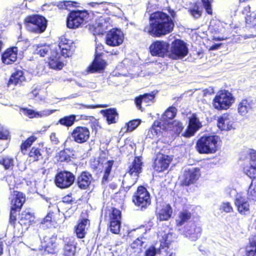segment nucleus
Returning a JSON list of instances; mask_svg holds the SVG:
<instances>
[{
  "instance_id": "obj_1",
  "label": "nucleus",
  "mask_w": 256,
  "mask_h": 256,
  "mask_svg": "<svg viewBox=\"0 0 256 256\" xmlns=\"http://www.w3.org/2000/svg\"><path fill=\"white\" fill-rule=\"evenodd\" d=\"M174 27L173 20L168 14L156 12L150 15L149 24L144 26V31L152 36L160 37L172 32Z\"/></svg>"
},
{
  "instance_id": "obj_2",
  "label": "nucleus",
  "mask_w": 256,
  "mask_h": 256,
  "mask_svg": "<svg viewBox=\"0 0 256 256\" xmlns=\"http://www.w3.org/2000/svg\"><path fill=\"white\" fill-rule=\"evenodd\" d=\"M74 51L72 42L71 40L62 38L58 45V48L51 52L48 64L53 69L61 70L63 63L61 56L67 58L71 56Z\"/></svg>"
},
{
  "instance_id": "obj_3",
  "label": "nucleus",
  "mask_w": 256,
  "mask_h": 256,
  "mask_svg": "<svg viewBox=\"0 0 256 256\" xmlns=\"http://www.w3.org/2000/svg\"><path fill=\"white\" fill-rule=\"evenodd\" d=\"M219 140V136L216 135L203 136L196 142V150L201 154L215 153L218 150Z\"/></svg>"
},
{
  "instance_id": "obj_4",
  "label": "nucleus",
  "mask_w": 256,
  "mask_h": 256,
  "mask_svg": "<svg viewBox=\"0 0 256 256\" xmlns=\"http://www.w3.org/2000/svg\"><path fill=\"white\" fill-rule=\"evenodd\" d=\"M25 200V196L22 192L15 190L13 192L10 214V223L12 225L15 224L17 212L20 211Z\"/></svg>"
},
{
  "instance_id": "obj_5",
  "label": "nucleus",
  "mask_w": 256,
  "mask_h": 256,
  "mask_svg": "<svg viewBox=\"0 0 256 256\" xmlns=\"http://www.w3.org/2000/svg\"><path fill=\"white\" fill-rule=\"evenodd\" d=\"M132 202L136 206L141 210L147 208L151 203L150 194L146 188L143 186L138 188L137 190L134 192L132 198Z\"/></svg>"
},
{
  "instance_id": "obj_6",
  "label": "nucleus",
  "mask_w": 256,
  "mask_h": 256,
  "mask_svg": "<svg viewBox=\"0 0 256 256\" xmlns=\"http://www.w3.org/2000/svg\"><path fill=\"white\" fill-rule=\"evenodd\" d=\"M234 98L232 94L228 90L218 92L213 100V106L218 110L228 108L234 102Z\"/></svg>"
},
{
  "instance_id": "obj_7",
  "label": "nucleus",
  "mask_w": 256,
  "mask_h": 256,
  "mask_svg": "<svg viewBox=\"0 0 256 256\" xmlns=\"http://www.w3.org/2000/svg\"><path fill=\"white\" fill-rule=\"evenodd\" d=\"M88 18V13L86 10H72L66 20V26L70 28H76L81 26Z\"/></svg>"
},
{
  "instance_id": "obj_8",
  "label": "nucleus",
  "mask_w": 256,
  "mask_h": 256,
  "mask_svg": "<svg viewBox=\"0 0 256 256\" xmlns=\"http://www.w3.org/2000/svg\"><path fill=\"white\" fill-rule=\"evenodd\" d=\"M26 21L27 29L32 32L42 33L46 28V20L40 16H30L26 18Z\"/></svg>"
},
{
  "instance_id": "obj_9",
  "label": "nucleus",
  "mask_w": 256,
  "mask_h": 256,
  "mask_svg": "<svg viewBox=\"0 0 256 256\" xmlns=\"http://www.w3.org/2000/svg\"><path fill=\"white\" fill-rule=\"evenodd\" d=\"M75 180V176L72 172L64 170L56 174L55 176L54 183L58 188L65 189L71 186Z\"/></svg>"
},
{
  "instance_id": "obj_10",
  "label": "nucleus",
  "mask_w": 256,
  "mask_h": 256,
  "mask_svg": "<svg viewBox=\"0 0 256 256\" xmlns=\"http://www.w3.org/2000/svg\"><path fill=\"white\" fill-rule=\"evenodd\" d=\"M188 52L186 43L180 40H176L172 43L170 56L174 60L182 58L187 55Z\"/></svg>"
},
{
  "instance_id": "obj_11",
  "label": "nucleus",
  "mask_w": 256,
  "mask_h": 256,
  "mask_svg": "<svg viewBox=\"0 0 256 256\" xmlns=\"http://www.w3.org/2000/svg\"><path fill=\"white\" fill-rule=\"evenodd\" d=\"M248 164L244 168V172L252 180L256 182V151L250 150L248 152Z\"/></svg>"
},
{
  "instance_id": "obj_12",
  "label": "nucleus",
  "mask_w": 256,
  "mask_h": 256,
  "mask_svg": "<svg viewBox=\"0 0 256 256\" xmlns=\"http://www.w3.org/2000/svg\"><path fill=\"white\" fill-rule=\"evenodd\" d=\"M90 136L89 129L85 126H76L71 132L72 140L78 144L86 142L89 139Z\"/></svg>"
},
{
  "instance_id": "obj_13",
  "label": "nucleus",
  "mask_w": 256,
  "mask_h": 256,
  "mask_svg": "<svg viewBox=\"0 0 256 256\" xmlns=\"http://www.w3.org/2000/svg\"><path fill=\"white\" fill-rule=\"evenodd\" d=\"M170 45L168 43L161 40L154 42L150 46V50L153 56L164 57L168 52Z\"/></svg>"
},
{
  "instance_id": "obj_14",
  "label": "nucleus",
  "mask_w": 256,
  "mask_h": 256,
  "mask_svg": "<svg viewBox=\"0 0 256 256\" xmlns=\"http://www.w3.org/2000/svg\"><path fill=\"white\" fill-rule=\"evenodd\" d=\"M124 40L122 32L118 29H112L106 34V44L110 46H118Z\"/></svg>"
},
{
  "instance_id": "obj_15",
  "label": "nucleus",
  "mask_w": 256,
  "mask_h": 256,
  "mask_svg": "<svg viewBox=\"0 0 256 256\" xmlns=\"http://www.w3.org/2000/svg\"><path fill=\"white\" fill-rule=\"evenodd\" d=\"M200 176V168L192 167L184 170L182 183L184 186H189L194 183Z\"/></svg>"
},
{
  "instance_id": "obj_16",
  "label": "nucleus",
  "mask_w": 256,
  "mask_h": 256,
  "mask_svg": "<svg viewBox=\"0 0 256 256\" xmlns=\"http://www.w3.org/2000/svg\"><path fill=\"white\" fill-rule=\"evenodd\" d=\"M170 162L171 158L170 156L159 154L154 160V168L158 172L164 171L168 167Z\"/></svg>"
},
{
  "instance_id": "obj_17",
  "label": "nucleus",
  "mask_w": 256,
  "mask_h": 256,
  "mask_svg": "<svg viewBox=\"0 0 256 256\" xmlns=\"http://www.w3.org/2000/svg\"><path fill=\"white\" fill-rule=\"evenodd\" d=\"M202 124L196 114H192L189 118V124L184 136L186 137H190L194 134L201 127Z\"/></svg>"
},
{
  "instance_id": "obj_18",
  "label": "nucleus",
  "mask_w": 256,
  "mask_h": 256,
  "mask_svg": "<svg viewBox=\"0 0 256 256\" xmlns=\"http://www.w3.org/2000/svg\"><path fill=\"white\" fill-rule=\"evenodd\" d=\"M202 228L192 223L188 224L184 228V234L192 241H196L201 235Z\"/></svg>"
},
{
  "instance_id": "obj_19",
  "label": "nucleus",
  "mask_w": 256,
  "mask_h": 256,
  "mask_svg": "<svg viewBox=\"0 0 256 256\" xmlns=\"http://www.w3.org/2000/svg\"><path fill=\"white\" fill-rule=\"evenodd\" d=\"M76 180L78 187L81 190H86L89 187L93 178L89 172L84 171L82 172Z\"/></svg>"
},
{
  "instance_id": "obj_20",
  "label": "nucleus",
  "mask_w": 256,
  "mask_h": 256,
  "mask_svg": "<svg viewBox=\"0 0 256 256\" xmlns=\"http://www.w3.org/2000/svg\"><path fill=\"white\" fill-rule=\"evenodd\" d=\"M22 42H18L16 44L17 46L13 47L6 50L2 55V62L6 64H10L14 62L17 59L18 46H20Z\"/></svg>"
},
{
  "instance_id": "obj_21",
  "label": "nucleus",
  "mask_w": 256,
  "mask_h": 256,
  "mask_svg": "<svg viewBox=\"0 0 256 256\" xmlns=\"http://www.w3.org/2000/svg\"><path fill=\"white\" fill-rule=\"evenodd\" d=\"M90 225V220L88 218H82L78 220V224L74 227V230L77 237L79 238H84L86 231Z\"/></svg>"
},
{
  "instance_id": "obj_22",
  "label": "nucleus",
  "mask_w": 256,
  "mask_h": 256,
  "mask_svg": "<svg viewBox=\"0 0 256 256\" xmlns=\"http://www.w3.org/2000/svg\"><path fill=\"white\" fill-rule=\"evenodd\" d=\"M254 104L250 99H243L238 104V112L240 115L246 116L247 114L252 111Z\"/></svg>"
},
{
  "instance_id": "obj_23",
  "label": "nucleus",
  "mask_w": 256,
  "mask_h": 256,
  "mask_svg": "<svg viewBox=\"0 0 256 256\" xmlns=\"http://www.w3.org/2000/svg\"><path fill=\"white\" fill-rule=\"evenodd\" d=\"M40 239L42 246L44 248L45 251L47 252L48 254L54 253L56 247V237L48 234L42 238L40 237Z\"/></svg>"
},
{
  "instance_id": "obj_24",
  "label": "nucleus",
  "mask_w": 256,
  "mask_h": 256,
  "mask_svg": "<svg viewBox=\"0 0 256 256\" xmlns=\"http://www.w3.org/2000/svg\"><path fill=\"white\" fill-rule=\"evenodd\" d=\"M20 112L30 118H39L49 116L53 112V110H44L42 112H36L33 110L28 108H20Z\"/></svg>"
},
{
  "instance_id": "obj_25",
  "label": "nucleus",
  "mask_w": 256,
  "mask_h": 256,
  "mask_svg": "<svg viewBox=\"0 0 256 256\" xmlns=\"http://www.w3.org/2000/svg\"><path fill=\"white\" fill-rule=\"evenodd\" d=\"M74 151L72 149L66 148L60 151L56 154L57 160L60 162L68 163L74 158Z\"/></svg>"
},
{
  "instance_id": "obj_26",
  "label": "nucleus",
  "mask_w": 256,
  "mask_h": 256,
  "mask_svg": "<svg viewBox=\"0 0 256 256\" xmlns=\"http://www.w3.org/2000/svg\"><path fill=\"white\" fill-rule=\"evenodd\" d=\"M146 246V238L144 237L138 238L130 245V250L134 252L132 256H137L142 251V248Z\"/></svg>"
},
{
  "instance_id": "obj_27",
  "label": "nucleus",
  "mask_w": 256,
  "mask_h": 256,
  "mask_svg": "<svg viewBox=\"0 0 256 256\" xmlns=\"http://www.w3.org/2000/svg\"><path fill=\"white\" fill-rule=\"evenodd\" d=\"M156 216L160 221L167 220L172 216V210L170 204L164 206L160 209H157Z\"/></svg>"
},
{
  "instance_id": "obj_28",
  "label": "nucleus",
  "mask_w": 256,
  "mask_h": 256,
  "mask_svg": "<svg viewBox=\"0 0 256 256\" xmlns=\"http://www.w3.org/2000/svg\"><path fill=\"white\" fill-rule=\"evenodd\" d=\"M142 162L141 157L136 156L132 164L129 166V175L136 176L138 177L139 174L142 172Z\"/></svg>"
},
{
  "instance_id": "obj_29",
  "label": "nucleus",
  "mask_w": 256,
  "mask_h": 256,
  "mask_svg": "<svg viewBox=\"0 0 256 256\" xmlns=\"http://www.w3.org/2000/svg\"><path fill=\"white\" fill-rule=\"evenodd\" d=\"M106 66L105 60L96 54L95 58L92 64L88 68V72L93 73L102 70Z\"/></svg>"
},
{
  "instance_id": "obj_30",
  "label": "nucleus",
  "mask_w": 256,
  "mask_h": 256,
  "mask_svg": "<svg viewBox=\"0 0 256 256\" xmlns=\"http://www.w3.org/2000/svg\"><path fill=\"white\" fill-rule=\"evenodd\" d=\"M156 94V92H152L150 93H146L136 97L135 98V103L136 106L138 108H140L142 103L148 104L147 105H148L150 102H154L153 100Z\"/></svg>"
},
{
  "instance_id": "obj_31",
  "label": "nucleus",
  "mask_w": 256,
  "mask_h": 256,
  "mask_svg": "<svg viewBox=\"0 0 256 256\" xmlns=\"http://www.w3.org/2000/svg\"><path fill=\"white\" fill-rule=\"evenodd\" d=\"M238 210L241 214H245L249 210V204L244 197L238 196L234 201Z\"/></svg>"
},
{
  "instance_id": "obj_32",
  "label": "nucleus",
  "mask_w": 256,
  "mask_h": 256,
  "mask_svg": "<svg viewBox=\"0 0 256 256\" xmlns=\"http://www.w3.org/2000/svg\"><path fill=\"white\" fill-rule=\"evenodd\" d=\"M100 113L106 118L109 124L116 123V120L118 118V114L115 108L102 110H100Z\"/></svg>"
},
{
  "instance_id": "obj_33",
  "label": "nucleus",
  "mask_w": 256,
  "mask_h": 256,
  "mask_svg": "<svg viewBox=\"0 0 256 256\" xmlns=\"http://www.w3.org/2000/svg\"><path fill=\"white\" fill-rule=\"evenodd\" d=\"M108 24L104 19H100L98 22H96L92 26L93 30H92L94 34H103L106 32L108 28Z\"/></svg>"
},
{
  "instance_id": "obj_34",
  "label": "nucleus",
  "mask_w": 256,
  "mask_h": 256,
  "mask_svg": "<svg viewBox=\"0 0 256 256\" xmlns=\"http://www.w3.org/2000/svg\"><path fill=\"white\" fill-rule=\"evenodd\" d=\"M160 236H162V238L160 239V246L162 248H168L171 242H174L176 239V234L171 232H164V234H162Z\"/></svg>"
},
{
  "instance_id": "obj_35",
  "label": "nucleus",
  "mask_w": 256,
  "mask_h": 256,
  "mask_svg": "<svg viewBox=\"0 0 256 256\" xmlns=\"http://www.w3.org/2000/svg\"><path fill=\"white\" fill-rule=\"evenodd\" d=\"M64 248V256H74L76 253V246L73 240L70 239L66 240Z\"/></svg>"
},
{
  "instance_id": "obj_36",
  "label": "nucleus",
  "mask_w": 256,
  "mask_h": 256,
  "mask_svg": "<svg viewBox=\"0 0 256 256\" xmlns=\"http://www.w3.org/2000/svg\"><path fill=\"white\" fill-rule=\"evenodd\" d=\"M20 224H29L34 220V216L29 210H24L19 214Z\"/></svg>"
},
{
  "instance_id": "obj_37",
  "label": "nucleus",
  "mask_w": 256,
  "mask_h": 256,
  "mask_svg": "<svg viewBox=\"0 0 256 256\" xmlns=\"http://www.w3.org/2000/svg\"><path fill=\"white\" fill-rule=\"evenodd\" d=\"M228 114H224L218 120V127L224 130H228L232 128V124L228 118Z\"/></svg>"
},
{
  "instance_id": "obj_38",
  "label": "nucleus",
  "mask_w": 256,
  "mask_h": 256,
  "mask_svg": "<svg viewBox=\"0 0 256 256\" xmlns=\"http://www.w3.org/2000/svg\"><path fill=\"white\" fill-rule=\"evenodd\" d=\"M176 112L177 110L174 106H170L162 115L160 120L163 122L164 124L168 123V120H172L175 117Z\"/></svg>"
},
{
  "instance_id": "obj_39",
  "label": "nucleus",
  "mask_w": 256,
  "mask_h": 256,
  "mask_svg": "<svg viewBox=\"0 0 256 256\" xmlns=\"http://www.w3.org/2000/svg\"><path fill=\"white\" fill-rule=\"evenodd\" d=\"M34 52L40 56H44L48 54L51 49L49 45L46 44H40L34 46Z\"/></svg>"
},
{
  "instance_id": "obj_40",
  "label": "nucleus",
  "mask_w": 256,
  "mask_h": 256,
  "mask_svg": "<svg viewBox=\"0 0 256 256\" xmlns=\"http://www.w3.org/2000/svg\"><path fill=\"white\" fill-rule=\"evenodd\" d=\"M138 178L136 176H125L122 182V186L126 192L128 191L136 182Z\"/></svg>"
},
{
  "instance_id": "obj_41",
  "label": "nucleus",
  "mask_w": 256,
  "mask_h": 256,
  "mask_svg": "<svg viewBox=\"0 0 256 256\" xmlns=\"http://www.w3.org/2000/svg\"><path fill=\"white\" fill-rule=\"evenodd\" d=\"M64 206H60L62 210L65 218H70L76 210L77 205L74 204H66Z\"/></svg>"
},
{
  "instance_id": "obj_42",
  "label": "nucleus",
  "mask_w": 256,
  "mask_h": 256,
  "mask_svg": "<svg viewBox=\"0 0 256 256\" xmlns=\"http://www.w3.org/2000/svg\"><path fill=\"white\" fill-rule=\"evenodd\" d=\"M25 78L23 75V72L22 70L16 71L14 73L10 76L8 83L10 84H14V85L21 84V83L24 81Z\"/></svg>"
},
{
  "instance_id": "obj_43",
  "label": "nucleus",
  "mask_w": 256,
  "mask_h": 256,
  "mask_svg": "<svg viewBox=\"0 0 256 256\" xmlns=\"http://www.w3.org/2000/svg\"><path fill=\"white\" fill-rule=\"evenodd\" d=\"M191 213L188 211L184 210L180 212L176 220L177 226H182L191 218Z\"/></svg>"
},
{
  "instance_id": "obj_44",
  "label": "nucleus",
  "mask_w": 256,
  "mask_h": 256,
  "mask_svg": "<svg viewBox=\"0 0 256 256\" xmlns=\"http://www.w3.org/2000/svg\"><path fill=\"white\" fill-rule=\"evenodd\" d=\"M76 120V116L74 114H70L60 118L58 120V124H60L62 126L68 128L72 126Z\"/></svg>"
},
{
  "instance_id": "obj_45",
  "label": "nucleus",
  "mask_w": 256,
  "mask_h": 256,
  "mask_svg": "<svg viewBox=\"0 0 256 256\" xmlns=\"http://www.w3.org/2000/svg\"><path fill=\"white\" fill-rule=\"evenodd\" d=\"M162 122H154L152 127L149 129L147 136L150 138H154L158 135L160 132Z\"/></svg>"
},
{
  "instance_id": "obj_46",
  "label": "nucleus",
  "mask_w": 256,
  "mask_h": 256,
  "mask_svg": "<svg viewBox=\"0 0 256 256\" xmlns=\"http://www.w3.org/2000/svg\"><path fill=\"white\" fill-rule=\"evenodd\" d=\"M0 164L2 165L6 170L12 169L14 166V160L8 156H0Z\"/></svg>"
},
{
  "instance_id": "obj_47",
  "label": "nucleus",
  "mask_w": 256,
  "mask_h": 256,
  "mask_svg": "<svg viewBox=\"0 0 256 256\" xmlns=\"http://www.w3.org/2000/svg\"><path fill=\"white\" fill-rule=\"evenodd\" d=\"M248 198L250 200L256 201V182L252 180L248 190Z\"/></svg>"
},
{
  "instance_id": "obj_48",
  "label": "nucleus",
  "mask_w": 256,
  "mask_h": 256,
  "mask_svg": "<svg viewBox=\"0 0 256 256\" xmlns=\"http://www.w3.org/2000/svg\"><path fill=\"white\" fill-rule=\"evenodd\" d=\"M250 246L247 248L248 256H256V236L252 237L250 240Z\"/></svg>"
},
{
  "instance_id": "obj_49",
  "label": "nucleus",
  "mask_w": 256,
  "mask_h": 256,
  "mask_svg": "<svg viewBox=\"0 0 256 256\" xmlns=\"http://www.w3.org/2000/svg\"><path fill=\"white\" fill-rule=\"evenodd\" d=\"M188 12L194 19L200 18L202 15V12L200 10L199 6L196 4H195L193 6L190 8Z\"/></svg>"
},
{
  "instance_id": "obj_50",
  "label": "nucleus",
  "mask_w": 256,
  "mask_h": 256,
  "mask_svg": "<svg viewBox=\"0 0 256 256\" xmlns=\"http://www.w3.org/2000/svg\"><path fill=\"white\" fill-rule=\"evenodd\" d=\"M77 3L72 1H63L56 2V5L60 9H69L71 6H76Z\"/></svg>"
},
{
  "instance_id": "obj_51",
  "label": "nucleus",
  "mask_w": 256,
  "mask_h": 256,
  "mask_svg": "<svg viewBox=\"0 0 256 256\" xmlns=\"http://www.w3.org/2000/svg\"><path fill=\"white\" fill-rule=\"evenodd\" d=\"M30 158H33L34 161L39 160L42 158V154L40 152V150L36 148H32L28 154Z\"/></svg>"
},
{
  "instance_id": "obj_52",
  "label": "nucleus",
  "mask_w": 256,
  "mask_h": 256,
  "mask_svg": "<svg viewBox=\"0 0 256 256\" xmlns=\"http://www.w3.org/2000/svg\"><path fill=\"white\" fill-rule=\"evenodd\" d=\"M120 222L110 221V230L114 234H118L120 232Z\"/></svg>"
},
{
  "instance_id": "obj_53",
  "label": "nucleus",
  "mask_w": 256,
  "mask_h": 256,
  "mask_svg": "<svg viewBox=\"0 0 256 256\" xmlns=\"http://www.w3.org/2000/svg\"><path fill=\"white\" fill-rule=\"evenodd\" d=\"M140 120H134L127 124V131L132 132L140 124Z\"/></svg>"
},
{
  "instance_id": "obj_54",
  "label": "nucleus",
  "mask_w": 256,
  "mask_h": 256,
  "mask_svg": "<svg viewBox=\"0 0 256 256\" xmlns=\"http://www.w3.org/2000/svg\"><path fill=\"white\" fill-rule=\"evenodd\" d=\"M111 221L120 222L121 218V212L120 210L114 208L110 216Z\"/></svg>"
},
{
  "instance_id": "obj_55",
  "label": "nucleus",
  "mask_w": 256,
  "mask_h": 256,
  "mask_svg": "<svg viewBox=\"0 0 256 256\" xmlns=\"http://www.w3.org/2000/svg\"><path fill=\"white\" fill-rule=\"evenodd\" d=\"M204 8L208 14H212V3L213 0H201Z\"/></svg>"
},
{
  "instance_id": "obj_56",
  "label": "nucleus",
  "mask_w": 256,
  "mask_h": 256,
  "mask_svg": "<svg viewBox=\"0 0 256 256\" xmlns=\"http://www.w3.org/2000/svg\"><path fill=\"white\" fill-rule=\"evenodd\" d=\"M66 204H74L76 202L75 200L72 197L71 195H67L62 198V201L60 202V206H65Z\"/></svg>"
},
{
  "instance_id": "obj_57",
  "label": "nucleus",
  "mask_w": 256,
  "mask_h": 256,
  "mask_svg": "<svg viewBox=\"0 0 256 256\" xmlns=\"http://www.w3.org/2000/svg\"><path fill=\"white\" fill-rule=\"evenodd\" d=\"M173 130L176 134H180L184 128L183 124L180 122L174 121L173 123Z\"/></svg>"
},
{
  "instance_id": "obj_58",
  "label": "nucleus",
  "mask_w": 256,
  "mask_h": 256,
  "mask_svg": "<svg viewBox=\"0 0 256 256\" xmlns=\"http://www.w3.org/2000/svg\"><path fill=\"white\" fill-rule=\"evenodd\" d=\"M76 108L78 109L82 108H106L107 105H99L98 106H94L93 105H86L83 104H76Z\"/></svg>"
},
{
  "instance_id": "obj_59",
  "label": "nucleus",
  "mask_w": 256,
  "mask_h": 256,
  "mask_svg": "<svg viewBox=\"0 0 256 256\" xmlns=\"http://www.w3.org/2000/svg\"><path fill=\"white\" fill-rule=\"evenodd\" d=\"M8 130L3 126H0V139L8 140Z\"/></svg>"
},
{
  "instance_id": "obj_60",
  "label": "nucleus",
  "mask_w": 256,
  "mask_h": 256,
  "mask_svg": "<svg viewBox=\"0 0 256 256\" xmlns=\"http://www.w3.org/2000/svg\"><path fill=\"white\" fill-rule=\"evenodd\" d=\"M220 209L226 212H230L232 211V208L230 203L228 202H223L220 206Z\"/></svg>"
},
{
  "instance_id": "obj_61",
  "label": "nucleus",
  "mask_w": 256,
  "mask_h": 256,
  "mask_svg": "<svg viewBox=\"0 0 256 256\" xmlns=\"http://www.w3.org/2000/svg\"><path fill=\"white\" fill-rule=\"evenodd\" d=\"M157 252L156 248L154 246H151L145 252V256H155Z\"/></svg>"
},
{
  "instance_id": "obj_62",
  "label": "nucleus",
  "mask_w": 256,
  "mask_h": 256,
  "mask_svg": "<svg viewBox=\"0 0 256 256\" xmlns=\"http://www.w3.org/2000/svg\"><path fill=\"white\" fill-rule=\"evenodd\" d=\"M31 145L32 144L30 140H26L21 145L22 152L24 153V151L26 150L27 148L30 147Z\"/></svg>"
},
{
  "instance_id": "obj_63",
  "label": "nucleus",
  "mask_w": 256,
  "mask_h": 256,
  "mask_svg": "<svg viewBox=\"0 0 256 256\" xmlns=\"http://www.w3.org/2000/svg\"><path fill=\"white\" fill-rule=\"evenodd\" d=\"M114 162L112 160H108L106 163V166L105 168L104 172L106 173H110L112 168Z\"/></svg>"
},
{
  "instance_id": "obj_64",
  "label": "nucleus",
  "mask_w": 256,
  "mask_h": 256,
  "mask_svg": "<svg viewBox=\"0 0 256 256\" xmlns=\"http://www.w3.org/2000/svg\"><path fill=\"white\" fill-rule=\"evenodd\" d=\"M40 88L38 86L35 87L30 92V97H36L39 93Z\"/></svg>"
}]
</instances>
